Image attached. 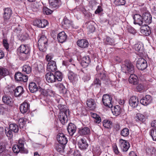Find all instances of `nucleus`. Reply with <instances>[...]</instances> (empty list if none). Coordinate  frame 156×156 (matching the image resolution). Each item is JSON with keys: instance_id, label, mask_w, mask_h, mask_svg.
<instances>
[{"instance_id": "f257e3e1", "label": "nucleus", "mask_w": 156, "mask_h": 156, "mask_svg": "<svg viewBox=\"0 0 156 156\" xmlns=\"http://www.w3.org/2000/svg\"><path fill=\"white\" fill-rule=\"evenodd\" d=\"M45 78L48 83L61 81L62 79V74L59 71L56 72L54 74L51 73H48L45 75Z\"/></svg>"}, {"instance_id": "f03ea898", "label": "nucleus", "mask_w": 156, "mask_h": 156, "mask_svg": "<svg viewBox=\"0 0 156 156\" xmlns=\"http://www.w3.org/2000/svg\"><path fill=\"white\" fill-rule=\"evenodd\" d=\"M121 70L122 72L129 74L133 73L134 67L133 63L129 61L126 60L121 65Z\"/></svg>"}, {"instance_id": "7ed1b4c3", "label": "nucleus", "mask_w": 156, "mask_h": 156, "mask_svg": "<svg viewBox=\"0 0 156 156\" xmlns=\"http://www.w3.org/2000/svg\"><path fill=\"white\" fill-rule=\"evenodd\" d=\"M19 50L22 54L20 57L21 59L23 60H25L28 58L30 54V49L27 46L21 45L19 48Z\"/></svg>"}, {"instance_id": "20e7f679", "label": "nucleus", "mask_w": 156, "mask_h": 156, "mask_svg": "<svg viewBox=\"0 0 156 156\" xmlns=\"http://www.w3.org/2000/svg\"><path fill=\"white\" fill-rule=\"evenodd\" d=\"M48 39L44 35L41 36L38 42V45L40 50L44 51L46 50V45L47 44Z\"/></svg>"}, {"instance_id": "39448f33", "label": "nucleus", "mask_w": 156, "mask_h": 156, "mask_svg": "<svg viewBox=\"0 0 156 156\" xmlns=\"http://www.w3.org/2000/svg\"><path fill=\"white\" fill-rule=\"evenodd\" d=\"M136 66L138 69L143 70L147 68V64L146 61L144 58H140L137 61Z\"/></svg>"}, {"instance_id": "423d86ee", "label": "nucleus", "mask_w": 156, "mask_h": 156, "mask_svg": "<svg viewBox=\"0 0 156 156\" xmlns=\"http://www.w3.org/2000/svg\"><path fill=\"white\" fill-rule=\"evenodd\" d=\"M102 100L105 106L109 108H111L112 107V98L109 95L107 94L104 95L103 96Z\"/></svg>"}, {"instance_id": "0eeeda50", "label": "nucleus", "mask_w": 156, "mask_h": 156, "mask_svg": "<svg viewBox=\"0 0 156 156\" xmlns=\"http://www.w3.org/2000/svg\"><path fill=\"white\" fill-rule=\"evenodd\" d=\"M34 25L39 28H44L48 24V21L45 19L36 20L33 22Z\"/></svg>"}, {"instance_id": "6e6552de", "label": "nucleus", "mask_w": 156, "mask_h": 156, "mask_svg": "<svg viewBox=\"0 0 156 156\" xmlns=\"http://www.w3.org/2000/svg\"><path fill=\"white\" fill-rule=\"evenodd\" d=\"M57 140L59 143L63 145H65L68 142L67 139L62 133H59L57 135Z\"/></svg>"}, {"instance_id": "1a4fd4ad", "label": "nucleus", "mask_w": 156, "mask_h": 156, "mask_svg": "<svg viewBox=\"0 0 156 156\" xmlns=\"http://www.w3.org/2000/svg\"><path fill=\"white\" fill-rule=\"evenodd\" d=\"M134 23L141 26L144 24V22L142 16L139 14H136L133 16Z\"/></svg>"}, {"instance_id": "9d476101", "label": "nucleus", "mask_w": 156, "mask_h": 156, "mask_svg": "<svg viewBox=\"0 0 156 156\" xmlns=\"http://www.w3.org/2000/svg\"><path fill=\"white\" fill-rule=\"evenodd\" d=\"M119 145L122 150L124 152L128 151L129 147V144L126 140L120 139L119 140Z\"/></svg>"}, {"instance_id": "9b49d317", "label": "nucleus", "mask_w": 156, "mask_h": 156, "mask_svg": "<svg viewBox=\"0 0 156 156\" xmlns=\"http://www.w3.org/2000/svg\"><path fill=\"white\" fill-rule=\"evenodd\" d=\"M50 7L55 9L59 8L61 5L60 0H49Z\"/></svg>"}, {"instance_id": "f8f14e48", "label": "nucleus", "mask_w": 156, "mask_h": 156, "mask_svg": "<svg viewBox=\"0 0 156 156\" xmlns=\"http://www.w3.org/2000/svg\"><path fill=\"white\" fill-rule=\"evenodd\" d=\"M141 33L146 36L149 35L151 33L149 27L147 24H144L140 27Z\"/></svg>"}, {"instance_id": "ddd939ff", "label": "nucleus", "mask_w": 156, "mask_h": 156, "mask_svg": "<svg viewBox=\"0 0 156 156\" xmlns=\"http://www.w3.org/2000/svg\"><path fill=\"white\" fill-rule=\"evenodd\" d=\"M30 105L27 102L24 101L20 105V112L23 114L27 112L29 110Z\"/></svg>"}, {"instance_id": "4468645a", "label": "nucleus", "mask_w": 156, "mask_h": 156, "mask_svg": "<svg viewBox=\"0 0 156 156\" xmlns=\"http://www.w3.org/2000/svg\"><path fill=\"white\" fill-rule=\"evenodd\" d=\"M47 68L49 72H54L57 69V67L55 61H51L48 62L47 66Z\"/></svg>"}, {"instance_id": "2eb2a0df", "label": "nucleus", "mask_w": 156, "mask_h": 156, "mask_svg": "<svg viewBox=\"0 0 156 156\" xmlns=\"http://www.w3.org/2000/svg\"><path fill=\"white\" fill-rule=\"evenodd\" d=\"M130 105L133 108H136L138 104V99L135 96L131 97L129 100Z\"/></svg>"}, {"instance_id": "dca6fc26", "label": "nucleus", "mask_w": 156, "mask_h": 156, "mask_svg": "<svg viewBox=\"0 0 156 156\" xmlns=\"http://www.w3.org/2000/svg\"><path fill=\"white\" fill-rule=\"evenodd\" d=\"M142 18L144 22V24H149L152 21V17L151 14L148 12H145L142 15Z\"/></svg>"}, {"instance_id": "f3484780", "label": "nucleus", "mask_w": 156, "mask_h": 156, "mask_svg": "<svg viewBox=\"0 0 156 156\" xmlns=\"http://www.w3.org/2000/svg\"><path fill=\"white\" fill-rule=\"evenodd\" d=\"M152 99L150 95H147L140 100V103L144 105L147 106L151 103Z\"/></svg>"}, {"instance_id": "a211bd4d", "label": "nucleus", "mask_w": 156, "mask_h": 156, "mask_svg": "<svg viewBox=\"0 0 156 156\" xmlns=\"http://www.w3.org/2000/svg\"><path fill=\"white\" fill-rule=\"evenodd\" d=\"M78 145L79 148L82 150L87 149L88 146L86 140L82 138L79 141Z\"/></svg>"}, {"instance_id": "6ab92c4d", "label": "nucleus", "mask_w": 156, "mask_h": 156, "mask_svg": "<svg viewBox=\"0 0 156 156\" xmlns=\"http://www.w3.org/2000/svg\"><path fill=\"white\" fill-rule=\"evenodd\" d=\"M68 76V79L72 82L75 83L78 80V76L71 71H69Z\"/></svg>"}, {"instance_id": "aec40b11", "label": "nucleus", "mask_w": 156, "mask_h": 156, "mask_svg": "<svg viewBox=\"0 0 156 156\" xmlns=\"http://www.w3.org/2000/svg\"><path fill=\"white\" fill-rule=\"evenodd\" d=\"M76 43L78 46L83 48H87L89 44L87 40L85 39L79 40L77 41Z\"/></svg>"}, {"instance_id": "412c9836", "label": "nucleus", "mask_w": 156, "mask_h": 156, "mask_svg": "<svg viewBox=\"0 0 156 156\" xmlns=\"http://www.w3.org/2000/svg\"><path fill=\"white\" fill-rule=\"evenodd\" d=\"M12 10L9 8H5L4 10V19L5 20L7 21L9 20L12 15Z\"/></svg>"}, {"instance_id": "4be33fe9", "label": "nucleus", "mask_w": 156, "mask_h": 156, "mask_svg": "<svg viewBox=\"0 0 156 156\" xmlns=\"http://www.w3.org/2000/svg\"><path fill=\"white\" fill-rule=\"evenodd\" d=\"M90 62V59L89 56H84L82 58L81 64L82 67L86 68L89 65Z\"/></svg>"}, {"instance_id": "5701e85b", "label": "nucleus", "mask_w": 156, "mask_h": 156, "mask_svg": "<svg viewBox=\"0 0 156 156\" xmlns=\"http://www.w3.org/2000/svg\"><path fill=\"white\" fill-rule=\"evenodd\" d=\"M59 119L62 124H64L68 120L66 112H59Z\"/></svg>"}, {"instance_id": "b1692460", "label": "nucleus", "mask_w": 156, "mask_h": 156, "mask_svg": "<svg viewBox=\"0 0 156 156\" xmlns=\"http://www.w3.org/2000/svg\"><path fill=\"white\" fill-rule=\"evenodd\" d=\"M130 75L129 78V81L130 83L133 85H136L138 83V78L135 75L130 74Z\"/></svg>"}, {"instance_id": "393cba45", "label": "nucleus", "mask_w": 156, "mask_h": 156, "mask_svg": "<svg viewBox=\"0 0 156 156\" xmlns=\"http://www.w3.org/2000/svg\"><path fill=\"white\" fill-rule=\"evenodd\" d=\"M24 141L22 139H20L18 140V143L17 144H16L21 151V153L27 154L28 153V151L25 149L24 147Z\"/></svg>"}, {"instance_id": "a878e982", "label": "nucleus", "mask_w": 156, "mask_h": 156, "mask_svg": "<svg viewBox=\"0 0 156 156\" xmlns=\"http://www.w3.org/2000/svg\"><path fill=\"white\" fill-rule=\"evenodd\" d=\"M57 39L58 41L61 43L64 42L66 39V35L64 31L60 32L58 34Z\"/></svg>"}, {"instance_id": "bb28decb", "label": "nucleus", "mask_w": 156, "mask_h": 156, "mask_svg": "<svg viewBox=\"0 0 156 156\" xmlns=\"http://www.w3.org/2000/svg\"><path fill=\"white\" fill-rule=\"evenodd\" d=\"M13 90L14 95L16 97H19L21 96L24 91L23 87L21 86L17 87Z\"/></svg>"}, {"instance_id": "cd10ccee", "label": "nucleus", "mask_w": 156, "mask_h": 156, "mask_svg": "<svg viewBox=\"0 0 156 156\" xmlns=\"http://www.w3.org/2000/svg\"><path fill=\"white\" fill-rule=\"evenodd\" d=\"M67 130L70 135L73 136L76 132V126L72 123H69L68 126Z\"/></svg>"}, {"instance_id": "c85d7f7f", "label": "nucleus", "mask_w": 156, "mask_h": 156, "mask_svg": "<svg viewBox=\"0 0 156 156\" xmlns=\"http://www.w3.org/2000/svg\"><path fill=\"white\" fill-rule=\"evenodd\" d=\"M79 133L81 135H89L90 133V131L88 127H85L79 129Z\"/></svg>"}, {"instance_id": "c756f323", "label": "nucleus", "mask_w": 156, "mask_h": 156, "mask_svg": "<svg viewBox=\"0 0 156 156\" xmlns=\"http://www.w3.org/2000/svg\"><path fill=\"white\" fill-rule=\"evenodd\" d=\"M28 87L30 92L32 93L36 92L39 89L36 83L34 82H31L29 83Z\"/></svg>"}, {"instance_id": "7c9ffc66", "label": "nucleus", "mask_w": 156, "mask_h": 156, "mask_svg": "<svg viewBox=\"0 0 156 156\" xmlns=\"http://www.w3.org/2000/svg\"><path fill=\"white\" fill-rule=\"evenodd\" d=\"M87 105L90 110H93L96 108L95 102L92 99H90L87 101Z\"/></svg>"}, {"instance_id": "2f4dec72", "label": "nucleus", "mask_w": 156, "mask_h": 156, "mask_svg": "<svg viewBox=\"0 0 156 156\" xmlns=\"http://www.w3.org/2000/svg\"><path fill=\"white\" fill-rule=\"evenodd\" d=\"M86 24H87L86 27L89 33L94 32L95 28L93 25V22H88L86 23Z\"/></svg>"}, {"instance_id": "473e14b6", "label": "nucleus", "mask_w": 156, "mask_h": 156, "mask_svg": "<svg viewBox=\"0 0 156 156\" xmlns=\"http://www.w3.org/2000/svg\"><path fill=\"white\" fill-rule=\"evenodd\" d=\"M3 102L6 104L9 105L12 103V100L11 98L6 95H4L2 98Z\"/></svg>"}, {"instance_id": "72a5a7b5", "label": "nucleus", "mask_w": 156, "mask_h": 156, "mask_svg": "<svg viewBox=\"0 0 156 156\" xmlns=\"http://www.w3.org/2000/svg\"><path fill=\"white\" fill-rule=\"evenodd\" d=\"M134 48L136 51L140 54H143L144 52L143 46L141 44L137 43L135 44L134 45Z\"/></svg>"}, {"instance_id": "f704fd0d", "label": "nucleus", "mask_w": 156, "mask_h": 156, "mask_svg": "<svg viewBox=\"0 0 156 156\" xmlns=\"http://www.w3.org/2000/svg\"><path fill=\"white\" fill-rule=\"evenodd\" d=\"M8 106L5 105H0V114L3 115L9 112Z\"/></svg>"}, {"instance_id": "c9c22d12", "label": "nucleus", "mask_w": 156, "mask_h": 156, "mask_svg": "<svg viewBox=\"0 0 156 156\" xmlns=\"http://www.w3.org/2000/svg\"><path fill=\"white\" fill-rule=\"evenodd\" d=\"M112 112L113 114L117 116L119 115L121 113V110L119 106L117 105L112 109Z\"/></svg>"}, {"instance_id": "e433bc0d", "label": "nucleus", "mask_w": 156, "mask_h": 156, "mask_svg": "<svg viewBox=\"0 0 156 156\" xmlns=\"http://www.w3.org/2000/svg\"><path fill=\"white\" fill-rule=\"evenodd\" d=\"M90 115L91 117L94 119V122L97 123H99L101 122V119L98 115L96 113L92 112L90 113Z\"/></svg>"}, {"instance_id": "4c0bfd02", "label": "nucleus", "mask_w": 156, "mask_h": 156, "mask_svg": "<svg viewBox=\"0 0 156 156\" xmlns=\"http://www.w3.org/2000/svg\"><path fill=\"white\" fill-rule=\"evenodd\" d=\"M9 128L10 130L15 133H17L19 131V127L17 125L12 123L10 125Z\"/></svg>"}, {"instance_id": "58836bf2", "label": "nucleus", "mask_w": 156, "mask_h": 156, "mask_svg": "<svg viewBox=\"0 0 156 156\" xmlns=\"http://www.w3.org/2000/svg\"><path fill=\"white\" fill-rule=\"evenodd\" d=\"M136 120L137 122L140 121L143 122L145 121V118L143 115L140 113H138L136 114Z\"/></svg>"}, {"instance_id": "ea45409f", "label": "nucleus", "mask_w": 156, "mask_h": 156, "mask_svg": "<svg viewBox=\"0 0 156 156\" xmlns=\"http://www.w3.org/2000/svg\"><path fill=\"white\" fill-rule=\"evenodd\" d=\"M100 73H97L95 76V77H98V78H100L102 80H105L106 77L105 72L104 71V72H100Z\"/></svg>"}, {"instance_id": "a19ab883", "label": "nucleus", "mask_w": 156, "mask_h": 156, "mask_svg": "<svg viewBox=\"0 0 156 156\" xmlns=\"http://www.w3.org/2000/svg\"><path fill=\"white\" fill-rule=\"evenodd\" d=\"M9 72L7 69L5 68H0V78L8 75Z\"/></svg>"}, {"instance_id": "79ce46f5", "label": "nucleus", "mask_w": 156, "mask_h": 156, "mask_svg": "<svg viewBox=\"0 0 156 156\" xmlns=\"http://www.w3.org/2000/svg\"><path fill=\"white\" fill-rule=\"evenodd\" d=\"M129 129L127 128H124L121 130L120 134L124 137H126L129 135Z\"/></svg>"}, {"instance_id": "37998d69", "label": "nucleus", "mask_w": 156, "mask_h": 156, "mask_svg": "<svg viewBox=\"0 0 156 156\" xmlns=\"http://www.w3.org/2000/svg\"><path fill=\"white\" fill-rule=\"evenodd\" d=\"M35 69L39 72H42L44 69V64L42 62H40L37 65Z\"/></svg>"}, {"instance_id": "c03bdc74", "label": "nucleus", "mask_w": 156, "mask_h": 156, "mask_svg": "<svg viewBox=\"0 0 156 156\" xmlns=\"http://www.w3.org/2000/svg\"><path fill=\"white\" fill-rule=\"evenodd\" d=\"M103 124L104 127L108 129L111 127L112 123L110 121L105 120L103 121Z\"/></svg>"}, {"instance_id": "a18cd8bd", "label": "nucleus", "mask_w": 156, "mask_h": 156, "mask_svg": "<svg viewBox=\"0 0 156 156\" xmlns=\"http://www.w3.org/2000/svg\"><path fill=\"white\" fill-rule=\"evenodd\" d=\"M31 68L27 65H25L23 66V71L25 72L27 74H29L31 71Z\"/></svg>"}, {"instance_id": "49530a36", "label": "nucleus", "mask_w": 156, "mask_h": 156, "mask_svg": "<svg viewBox=\"0 0 156 156\" xmlns=\"http://www.w3.org/2000/svg\"><path fill=\"white\" fill-rule=\"evenodd\" d=\"M44 95L45 96H52L53 95L55 94L54 92L50 89H47L43 90Z\"/></svg>"}, {"instance_id": "de8ad7c7", "label": "nucleus", "mask_w": 156, "mask_h": 156, "mask_svg": "<svg viewBox=\"0 0 156 156\" xmlns=\"http://www.w3.org/2000/svg\"><path fill=\"white\" fill-rule=\"evenodd\" d=\"M22 77L23 74L20 72H17L15 74V78L17 81H22Z\"/></svg>"}, {"instance_id": "09e8293b", "label": "nucleus", "mask_w": 156, "mask_h": 156, "mask_svg": "<svg viewBox=\"0 0 156 156\" xmlns=\"http://www.w3.org/2000/svg\"><path fill=\"white\" fill-rule=\"evenodd\" d=\"M105 43L106 44L113 45L114 44L115 41L114 39L108 37H107L105 39Z\"/></svg>"}, {"instance_id": "8fccbe9b", "label": "nucleus", "mask_w": 156, "mask_h": 156, "mask_svg": "<svg viewBox=\"0 0 156 156\" xmlns=\"http://www.w3.org/2000/svg\"><path fill=\"white\" fill-rule=\"evenodd\" d=\"M26 119L24 118H22L19 119V123L20 128H23L26 124Z\"/></svg>"}, {"instance_id": "3c124183", "label": "nucleus", "mask_w": 156, "mask_h": 156, "mask_svg": "<svg viewBox=\"0 0 156 156\" xmlns=\"http://www.w3.org/2000/svg\"><path fill=\"white\" fill-rule=\"evenodd\" d=\"M58 107L59 109L60 112H67V109L65 107V106L61 104H59L58 105Z\"/></svg>"}, {"instance_id": "603ef678", "label": "nucleus", "mask_w": 156, "mask_h": 156, "mask_svg": "<svg viewBox=\"0 0 156 156\" xmlns=\"http://www.w3.org/2000/svg\"><path fill=\"white\" fill-rule=\"evenodd\" d=\"M150 133L153 140L156 141V129L151 130Z\"/></svg>"}, {"instance_id": "864d4df0", "label": "nucleus", "mask_w": 156, "mask_h": 156, "mask_svg": "<svg viewBox=\"0 0 156 156\" xmlns=\"http://www.w3.org/2000/svg\"><path fill=\"white\" fill-rule=\"evenodd\" d=\"M64 145L61 144L60 143L57 144L55 146V148L56 150L58 152L62 151L64 148Z\"/></svg>"}, {"instance_id": "5fc2aeb1", "label": "nucleus", "mask_w": 156, "mask_h": 156, "mask_svg": "<svg viewBox=\"0 0 156 156\" xmlns=\"http://www.w3.org/2000/svg\"><path fill=\"white\" fill-rule=\"evenodd\" d=\"M7 130V131L6 129H5V133L9 138L11 139L13 137L12 131L10 130L9 128V129H8Z\"/></svg>"}, {"instance_id": "6e6d98bb", "label": "nucleus", "mask_w": 156, "mask_h": 156, "mask_svg": "<svg viewBox=\"0 0 156 156\" xmlns=\"http://www.w3.org/2000/svg\"><path fill=\"white\" fill-rule=\"evenodd\" d=\"M63 22L64 25L67 27H69L71 24V22L67 18H65L63 19Z\"/></svg>"}, {"instance_id": "4d7b16f0", "label": "nucleus", "mask_w": 156, "mask_h": 156, "mask_svg": "<svg viewBox=\"0 0 156 156\" xmlns=\"http://www.w3.org/2000/svg\"><path fill=\"white\" fill-rule=\"evenodd\" d=\"M12 150L14 153H18L19 152L21 153V151L19 146L16 144L14 145L12 147Z\"/></svg>"}, {"instance_id": "13d9d810", "label": "nucleus", "mask_w": 156, "mask_h": 156, "mask_svg": "<svg viewBox=\"0 0 156 156\" xmlns=\"http://www.w3.org/2000/svg\"><path fill=\"white\" fill-rule=\"evenodd\" d=\"M43 12L44 14L49 15L52 12V11L46 7H44L43 9Z\"/></svg>"}, {"instance_id": "bf43d9fd", "label": "nucleus", "mask_w": 156, "mask_h": 156, "mask_svg": "<svg viewBox=\"0 0 156 156\" xmlns=\"http://www.w3.org/2000/svg\"><path fill=\"white\" fill-rule=\"evenodd\" d=\"M115 4L118 5H124L125 4V0H115Z\"/></svg>"}, {"instance_id": "052dcab7", "label": "nucleus", "mask_w": 156, "mask_h": 156, "mask_svg": "<svg viewBox=\"0 0 156 156\" xmlns=\"http://www.w3.org/2000/svg\"><path fill=\"white\" fill-rule=\"evenodd\" d=\"M53 57V55L52 54H49L47 55L45 57V59L48 62H50L51 61H52L51 60Z\"/></svg>"}, {"instance_id": "680f3d73", "label": "nucleus", "mask_w": 156, "mask_h": 156, "mask_svg": "<svg viewBox=\"0 0 156 156\" xmlns=\"http://www.w3.org/2000/svg\"><path fill=\"white\" fill-rule=\"evenodd\" d=\"M90 79V74L89 73L85 74L83 77V79L84 80V81H88Z\"/></svg>"}, {"instance_id": "e2e57ef3", "label": "nucleus", "mask_w": 156, "mask_h": 156, "mask_svg": "<svg viewBox=\"0 0 156 156\" xmlns=\"http://www.w3.org/2000/svg\"><path fill=\"white\" fill-rule=\"evenodd\" d=\"M6 147L4 144L0 143V154L3 152L5 150Z\"/></svg>"}, {"instance_id": "0e129e2a", "label": "nucleus", "mask_w": 156, "mask_h": 156, "mask_svg": "<svg viewBox=\"0 0 156 156\" xmlns=\"http://www.w3.org/2000/svg\"><path fill=\"white\" fill-rule=\"evenodd\" d=\"M96 70L97 71V73H100V72H104V70L102 68L101 65H98L96 67Z\"/></svg>"}, {"instance_id": "69168bd1", "label": "nucleus", "mask_w": 156, "mask_h": 156, "mask_svg": "<svg viewBox=\"0 0 156 156\" xmlns=\"http://www.w3.org/2000/svg\"><path fill=\"white\" fill-rule=\"evenodd\" d=\"M95 79L93 82V83L94 84H96L98 86H100L101 84V81L98 77H95Z\"/></svg>"}, {"instance_id": "338daca9", "label": "nucleus", "mask_w": 156, "mask_h": 156, "mask_svg": "<svg viewBox=\"0 0 156 156\" xmlns=\"http://www.w3.org/2000/svg\"><path fill=\"white\" fill-rule=\"evenodd\" d=\"M136 89L138 91L140 92L143 90L144 87L142 84H140L136 87Z\"/></svg>"}, {"instance_id": "774afa93", "label": "nucleus", "mask_w": 156, "mask_h": 156, "mask_svg": "<svg viewBox=\"0 0 156 156\" xmlns=\"http://www.w3.org/2000/svg\"><path fill=\"white\" fill-rule=\"evenodd\" d=\"M3 156H14V154L12 152H4Z\"/></svg>"}]
</instances>
